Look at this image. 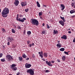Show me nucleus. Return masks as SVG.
I'll return each mask as SVG.
<instances>
[{"label": "nucleus", "mask_w": 75, "mask_h": 75, "mask_svg": "<svg viewBox=\"0 0 75 75\" xmlns=\"http://www.w3.org/2000/svg\"><path fill=\"white\" fill-rule=\"evenodd\" d=\"M9 13V9L7 8H5L3 10V11L1 12V14L3 17H7V14Z\"/></svg>", "instance_id": "1"}, {"label": "nucleus", "mask_w": 75, "mask_h": 75, "mask_svg": "<svg viewBox=\"0 0 75 75\" xmlns=\"http://www.w3.org/2000/svg\"><path fill=\"white\" fill-rule=\"evenodd\" d=\"M30 21L32 25H36V26L38 25V21L36 19H32Z\"/></svg>", "instance_id": "2"}, {"label": "nucleus", "mask_w": 75, "mask_h": 75, "mask_svg": "<svg viewBox=\"0 0 75 75\" xmlns=\"http://www.w3.org/2000/svg\"><path fill=\"white\" fill-rule=\"evenodd\" d=\"M6 59L8 62H10V61L13 60V57L10 54H8L6 56Z\"/></svg>", "instance_id": "3"}, {"label": "nucleus", "mask_w": 75, "mask_h": 75, "mask_svg": "<svg viewBox=\"0 0 75 75\" xmlns=\"http://www.w3.org/2000/svg\"><path fill=\"white\" fill-rule=\"evenodd\" d=\"M18 18V16H17L16 20L17 21H19L20 22H21V23H23V22H24V20H26V18H23L22 19H21L20 18Z\"/></svg>", "instance_id": "4"}, {"label": "nucleus", "mask_w": 75, "mask_h": 75, "mask_svg": "<svg viewBox=\"0 0 75 75\" xmlns=\"http://www.w3.org/2000/svg\"><path fill=\"white\" fill-rule=\"evenodd\" d=\"M27 72L30 74V75H34V71L32 69H28L27 70Z\"/></svg>", "instance_id": "5"}, {"label": "nucleus", "mask_w": 75, "mask_h": 75, "mask_svg": "<svg viewBox=\"0 0 75 75\" xmlns=\"http://www.w3.org/2000/svg\"><path fill=\"white\" fill-rule=\"evenodd\" d=\"M26 68H30L31 67V65L30 64H28V63H26L25 64Z\"/></svg>", "instance_id": "6"}, {"label": "nucleus", "mask_w": 75, "mask_h": 75, "mask_svg": "<svg viewBox=\"0 0 75 75\" xmlns=\"http://www.w3.org/2000/svg\"><path fill=\"white\" fill-rule=\"evenodd\" d=\"M7 41L11 42L13 41H14V39H13V38H11V37H8Z\"/></svg>", "instance_id": "7"}, {"label": "nucleus", "mask_w": 75, "mask_h": 75, "mask_svg": "<svg viewBox=\"0 0 75 75\" xmlns=\"http://www.w3.org/2000/svg\"><path fill=\"white\" fill-rule=\"evenodd\" d=\"M14 4L16 6H17L19 4V1L18 0H15Z\"/></svg>", "instance_id": "8"}, {"label": "nucleus", "mask_w": 75, "mask_h": 75, "mask_svg": "<svg viewBox=\"0 0 75 75\" xmlns=\"http://www.w3.org/2000/svg\"><path fill=\"white\" fill-rule=\"evenodd\" d=\"M38 54H39V56L41 58H43V53L42 51L41 52H39Z\"/></svg>", "instance_id": "9"}, {"label": "nucleus", "mask_w": 75, "mask_h": 75, "mask_svg": "<svg viewBox=\"0 0 75 75\" xmlns=\"http://www.w3.org/2000/svg\"><path fill=\"white\" fill-rule=\"evenodd\" d=\"M21 4L22 7L25 6L27 5V4L25 2H22L21 3Z\"/></svg>", "instance_id": "10"}, {"label": "nucleus", "mask_w": 75, "mask_h": 75, "mask_svg": "<svg viewBox=\"0 0 75 75\" xmlns=\"http://www.w3.org/2000/svg\"><path fill=\"white\" fill-rule=\"evenodd\" d=\"M46 63L47 65H49V66H52V65L51 64V61L48 62L47 61H46Z\"/></svg>", "instance_id": "11"}, {"label": "nucleus", "mask_w": 75, "mask_h": 75, "mask_svg": "<svg viewBox=\"0 0 75 75\" xmlns=\"http://www.w3.org/2000/svg\"><path fill=\"white\" fill-rule=\"evenodd\" d=\"M59 23L62 26H64V22L62 21H59Z\"/></svg>", "instance_id": "12"}, {"label": "nucleus", "mask_w": 75, "mask_h": 75, "mask_svg": "<svg viewBox=\"0 0 75 75\" xmlns=\"http://www.w3.org/2000/svg\"><path fill=\"white\" fill-rule=\"evenodd\" d=\"M61 7L62 8L61 9V10H62V11H63V10H64V9L65 8V6H64V4H61Z\"/></svg>", "instance_id": "13"}, {"label": "nucleus", "mask_w": 75, "mask_h": 75, "mask_svg": "<svg viewBox=\"0 0 75 75\" xmlns=\"http://www.w3.org/2000/svg\"><path fill=\"white\" fill-rule=\"evenodd\" d=\"M62 45L61 44L59 43L57 45V46L58 48H61Z\"/></svg>", "instance_id": "14"}, {"label": "nucleus", "mask_w": 75, "mask_h": 75, "mask_svg": "<svg viewBox=\"0 0 75 75\" xmlns=\"http://www.w3.org/2000/svg\"><path fill=\"white\" fill-rule=\"evenodd\" d=\"M11 68L13 70V71H16V70L17 69V68L16 67H12Z\"/></svg>", "instance_id": "15"}, {"label": "nucleus", "mask_w": 75, "mask_h": 75, "mask_svg": "<svg viewBox=\"0 0 75 75\" xmlns=\"http://www.w3.org/2000/svg\"><path fill=\"white\" fill-rule=\"evenodd\" d=\"M42 13H42V12H40L39 13V16L40 17V18H42V17H41V16H42Z\"/></svg>", "instance_id": "16"}, {"label": "nucleus", "mask_w": 75, "mask_h": 75, "mask_svg": "<svg viewBox=\"0 0 75 75\" xmlns=\"http://www.w3.org/2000/svg\"><path fill=\"white\" fill-rule=\"evenodd\" d=\"M62 39H63L64 40H66L67 39V36L66 35H64L62 37H61Z\"/></svg>", "instance_id": "17"}, {"label": "nucleus", "mask_w": 75, "mask_h": 75, "mask_svg": "<svg viewBox=\"0 0 75 75\" xmlns=\"http://www.w3.org/2000/svg\"><path fill=\"white\" fill-rule=\"evenodd\" d=\"M43 56L45 57H47V56H48V54H47V53H43Z\"/></svg>", "instance_id": "18"}, {"label": "nucleus", "mask_w": 75, "mask_h": 75, "mask_svg": "<svg viewBox=\"0 0 75 75\" xmlns=\"http://www.w3.org/2000/svg\"><path fill=\"white\" fill-rule=\"evenodd\" d=\"M15 67H16V64H13L11 66V68Z\"/></svg>", "instance_id": "19"}, {"label": "nucleus", "mask_w": 75, "mask_h": 75, "mask_svg": "<svg viewBox=\"0 0 75 75\" xmlns=\"http://www.w3.org/2000/svg\"><path fill=\"white\" fill-rule=\"evenodd\" d=\"M22 57H23V58H26L27 57L25 54H24L22 55Z\"/></svg>", "instance_id": "20"}, {"label": "nucleus", "mask_w": 75, "mask_h": 75, "mask_svg": "<svg viewBox=\"0 0 75 75\" xmlns=\"http://www.w3.org/2000/svg\"><path fill=\"white\" fill-rule=\"evenodd\" d=\"M31 34V31H28L27 32V34L28 35H30V34Z\"/></svg>", "instance_id": "21"}, {"label": "nucleus", "mask_w": 75, "mask_h": 75, "mask_svg": "<svg viewBox=\"0 0 75 75\" xmlns=\"http://www.w3.org/2000/svg\"><path fill=\"white\" fill-rule=\"evenodd\" d=\"M60 18L63 20L64 22H65V18H64V17H62V16H60Z\"/></svg>", "instance_id": "22"}, {"label": "nucleus", "mask_w": 75, "mask_h": 75, "mask_svg": "<svg viewBox=\"0 0 75 75\" xmlns=\"http://www.w3.org/2000/svg\"><path fill=\"white\" fill-rule=\"evenodd\" d=\"M70 13H71V14H73V13H75V11L74 10H71L70 11Z\"/></svg>", "instance_id": "23"}, {"label": "nucleus", "mask_w": 75, "mask_h": 75, "mask_svg": "<svg viewBox=\"0 0 75 75\" xmlns=\"http://www.w3.org/2000/svg\"><path fill=\"white\" fill-rule=\"evenodd\" d=\"M62 60H63V61H65V58H66V57H65V56H62Z\"/></svg>", "instance_id": "24"}, {"label": "nucleus", "mask_w": 75, "mask_h": 75, "mask_svg": "<svg viewBox=\"0 0 75 75\" xmlns=\"http://www.w3.org/2000/svg\"><path fill=\"white\" fill-rule=\"evenodd\" d=\"M5 60H6V59H5V58L2 59H1V62H5Z\"/></svg>", "instance_id": "25"}, {"label": "nucleus", "mask_w": 75, "mask_h": 75, "mask_svg": "<svg viewBox=\"0 0 75 75\" xmlns=\"http://www.w3.org/2000/svg\"><path fill=\"white\" fill-rule=\"evenodd\" d=\"M18 58H19V60L20 61H22V60H23V58H22L21 57H18Z\"/></svg>", "instance_id": "26"}, {"label": "nucleus", "mask_w": 75, "mask_h": 75, "mask_svg": "<svg viewBox=\"0 0 75 75\" xmlns=\"http://www.w3.org/2000/svg\"><path fill=\"white\" fill-rule=\"evenodd\" d=\"M57 33H58V31L55 30H54V33L55 34H56Z\"/></svg>", "instance_id": "27"}, {"label": "nucleus", "mask_w": 75, "mask_h": 75, "mask_svg": "<svg viewBox=\"0 0 75 75\" xmlns=\"http://www.w3.org/2000/svg\"><path fill=\"white\" fill-rule=\"evenodd\" d=\"M65 50V49L64 48H61L60 49V51H64Z\"/></svg>", "instance_id": "28"}, {"label": "nucleus", "mask_w": 75, "mask_h": 75, "mask_svg": "<svg viewBox=\"0 0 75 75\" xmlns=\"http://www.w3.org/2000/svg\"><path fill=\"white\" fill-rule=\"evenodd\" d=\"M17 27L18 29L19 30H21V28L20 27L19 25H18Z\"/></svg>", "instance_id": "29"}, {"label": "nucleus", "mask_w": 75, "mask_h": 75, "mask_svg": "<svg viewBox=\"0 0 75 75\" xmlns=\"http://www.w3.org/2000/svg\"><path fill=\"white\" fill-rule=\"evenodd\" d=\"M69 52H66V51L64 52V53L65 54H66V55H69V54H68Z\"/></svg>", "instance_id": "30"}, {"label": "nucleus", "mask_w": 75, "mask_h": 75, "mask_svg": "<svg viewBox=\"0 0 75 75\" xmlns=\"http://www.w3.org/2000/svg\"><path fill=\"white\" fill-rule=\"evenodd\" d=\"M2 30L3 33L6 32V30L4 29V28H3L2 29Z\"/></svg>", "instance_id": "31"}, {"label": "nucleus", "mask_w": 75, "mask_h": 75, "mask_svg": "<svg viewBox=\"0 0 75 75\" xmlns=\"http://www.w3.org/2000/svg\"><path fill=\"white\" fill-rule=\"evenodd\" d=\"M12 32L13 33H15V30H14V29H12Z\"/></svg>", "instance_id": "32"}, {"label": "nucleus", "mask_w": 75, "mask_h": 75, "mask_svg": "<svg viewBox=\"0 0 75 75\" xmlns=\"http://www.w3.org/2000/svg\"><path fill=\"white\" fill-rule=\"evenodd\" d=\"M3 55L2 53H0V58L2 57Z\"/></svg>", "instance_id": "33"}, {"label": "nucleus", "mask_w": 75, "mask_h": 75, "mask_svg": "<svg viewBox=\"0 0 75 75\" xmlns=\"http://www.w3.org/2000/svg\"><path fill=\"white\" fill-rule=\"evenodd\" d=\"M40 3H39V2H38V7H40Z\"/></svg>", "instance_id": "34"}, {"label": "nucleus", "mask_w": 75, "mask_h": 75, "mask_svg": "<svg viewBox=\"0 0 75 75\" xmlns=\"http://www.w3.org/2000/svg\"><path fill=\"white\" fill-rule=\"evenodd\" d=\"M45 33H46L45 31V30H43L42 31V34H45Z\"/></svg>", "instance_id": "35"}, {"label": "nucleus", "mask_w": 75, "mask_h": 75, "mask_svg": "<svg viewBox=\"0 0 75 75\" xmlns=\"http://www.w3.org/2000/svg\"><path fill=\"white\" fill-rule=\"evenodd\" d=\"M25 12H27L28 11V9L27 8L26 9H25Z\"/></svg>", "instance_id": "36"}, {"label": "nucleus", "mask_w": 75, "mask_h": 75, "mask_svg": "<svg viewBox=\"0 0 75 75\" xmlns=\"http://www.w3.org/2000/svg\"><path fill=\"white\" fill-rule=\"evenodd\" d=\"M71 6H72V7H74V4L73 3H71Z\"/></svg>", "instance_id": "37"}, {"label": "nucleus", "mask_w": 75, "mask_h": 75, "mask_svg": "<svg viewBox=\"0 0 75 75\" xmlns=\"http://www.w3.org/2000/svg\"><path fill=\"white\" fill-rule=\"evenodd\" d=\"M28 45L30 47H32V44H29Z\"/></svg>", "instance_id": "38"}, {"label": "nucleus", "mask_w": 75, "mask_h": 75, "mask_svg": "<svg viewBox=\"0 0 75 75\" xmlns=\"http://www.w3.org/2000/svg\"><path fill=\"white\" fill-rule=\"evenodd\" d=\"M7 44L8 45H10V42L9 41L8 42Z\"/></svg>", "instance_id": "39"}, {"label": "nucleus", "mask_w": 75, "mask_h": 75, "mask_svg": "<svg viewBox=\"0 0 75 75\" xmlns=\"http://www.w3.org/2000/svg\"><path fill=\"white\" fill-rule=\"evenodd\" d=\"M47 28H50V26H49V25H48V24H47Z\"/></svg>", "instance_id": "40"}, {"label": "nucleus", "mask_w": 75, "mask_h": 75, "mask_svg": "<svg viewBox=\"0 0 75 75\" xmlns=\"http://www.w3.org/2000/svg\"><path fill=\"white\" fill-rule=\"evenodd\" d=\"M49 72V70H45L46 72Z\"/></svg>", "instance_id": "41"}, {"label": "nucleus", "mask_w": 75, "mask_h": 75, "mask_svg": "<svg viewBox=\"0 0 75 75\" xmlns=\"http://www.w3.org/2000/svg\"><path fill=\"white\" fill-rule=\"evenodd\" d=\"M23 34L24 35V34H25V30H24L23 31Z\"/></svg>", "instance_id": "42"}, {"label": "nucleus", "mask_w": 75, "mask_h": 75, "mask_svg": "<svg viewBox=\"0 0 75 75\" xmlns=\"http://www.w3.org/2000/svg\"><path fill=\"white\" fill-rule=\"evenodd\" d=\"M73 42H75V38H74V39L73 40Z\"/></svg>", "instance_id": "43"}, {"label": "nucleus", "mask_w": 75, "mask_h": 75, "mask_svg": "<svg viewBox=\"0 0 75 75\" xmlns=\"http://www.w3.org/2000/svg\"><path fill=\"white\" fill-rule=\"evenodd\" d=\"M32 57L33 58H35V56L34 55V54H33L32 55Z\"/></svg>", "instance_id": "44"}, {"label": "nucleus", "mask_w": 75, "mask_h": 75, "mask_svg": "<svg viewBox=\"0 0 75 75\" xmlns=\"http://www.w3.org/2000/svg\"><path fill=\"white\" fill-rule=\"evenodd\" d=\"M27 42L28 43V44H29V43H30V41H28Z\"/></svg>", "instance_id": "45"}, {"label": "nucleus", "mask_w": 75, "mask_h": 75, "mask_svg": "<svg viewBox=\"0 0 75 75\" xmlns=\"http://www.w3.org/2000/svg\"><path fill=\"white\" fill-rule=\"evenodd\" d=\"M19 74H20V73L19 72H18V73L16 74L17 75H19Z\"/></svg>", "instance_id": "46"}, {"label": "nucleus", "mask_w": 75, "mask_h": 75, "mask_svg": "<svg viewBox=\"0 0 75 75\" xmlns=\"http://www.w3.org/2000/svg\"><path fill=\"white\" fill-rule=\"evenodd\" d=\"M51 63H54V61L53 60H52L51 61Z\"/></svg>", "instance_id": "47"}, {"label": "nucleus", "mask_w": 75, "mask_h": 75, "mask_svg": "<svg viewBox=\"0 0 75 75\" xmlns=\"http://www.w3.org/2000/svg\"><path fill=\"white\" fill-rule=\"evenodd\" d=\"M42 59L43 61H45V59Z\"/></svg>", "instance_id": "48"}, {"label": "nucleus", "mask_w": 75, "mask_h": 75, "mask_svg": "<svg viewBox=\"0 0 75 75\" xmlns=\"http://www.w3.org/2000/svg\"><path fill=\"white\" fill-rule=\"evenodd\" d=\"M68 33H69V34H71V31H69L68 32Z\"/></svg>", "instance_id": "49"}, {"label": "nucleus", "mask_w": 75, "mask_h": 75, "mask_svg": "<svg viewBox=\"0 0 75 75\" xmlns=\"http://www.w3.org/2000/svg\"><path fill=\"white\" fill-rule=\"evenodd\" d=\"M42 26H44V25H45V24H44V23H42Z\"/></svg>", "instance_id": "50"}, {"label": "nucleus", "mask_w": 75, "mask_h": 75, "mask_svg": "<svg viewBox=\"0 0 75 75\" xmlns=\"http://www.w3.org/2000/svg\"><path fill=\"white\" fill-rule=\"evenodd\" d=\"M75 17V16L74 15L72 16V18H74Z\"/></svg>", "instance_id": "51"}, {"label": "nucleus", "mask_w": 75, "mask_h": 75, "mask_svg": "<svg viewBox=\"0 0 75 75\" xmlns=\"http://www.w3.org/2000/svg\"><path fill=\"white\" fill-rule=\"evenodd\" d=\"M57 61L58 62H60V60L59 59H57Z\"/></svg>", "instance_id": "52"}, {"label": "nucleus", "mask_w": 75, "mask_h": 75, "mask_svg": "<svg viewBox=\"0 0 75 75\" xmlns=\"http://www.w3.org/2000/svg\"><path fill=\"white\" fill-rule=\"evenodd\" d=\"M29 59V58H27L26 59V60H28Z\"/></svg>", "instance_id": "53"}, {"label": "nucleus", "mask_w": 75, "mask_h": 75, "mask_svg": "<svg viewBox=\"0 0 75 75\" xmlns=\"http://www.w3.org/2000/svg\"><path fill=\"white\" fill-rule=\"evenodd\" d=\"M32 45H33V46H34V43H32Z\"/></svg>", "instance_id": "54"}, {"label": "nucleus", "mask_w": 75, "mask_h": 75, "mask_svg": "<svg viewBox=\"0 0 75 75\" xmlns=\"http://www.w3.org/2000/svg\"><path fill=\"white\" fill-rule=\"evenodd\" d=\"M43 6H44V7H47V5H43Z\"/></svg>", "instance_id": "55"}, {"label": "nucleus", "mask_w": 75, "mask_h": 75, "mask_svg": "<svg viewBox=\"0 0 75 75\" xmlns=\"http://www.w3.org/2000/svg\"><path fill=\"white\" fill-rule=\"evenodd\" d=\"M37 6H38V1L37 2Z\"/></svg>", "instance_id": "56"}, {"label": "nucleus", "mask_w": 75, "mask_h": 75, "mask_svg": "<svg viewBox=\"0 0 75 75\" xmlns=\"http://www.w3.org/2000/svg\"><path fill=\"white\" fill-rule=\"evenodd\" d=\"M21 16H22L21 15H19V17H21Z\"/></svg>", "instance_id": "57"}, {"label": "nucleus", "mask_w": 75, "mask_h": 75, "mask_svg": "<svg viewBox=\"0 0 75 75\" xmlns=\"http://www.w3.org/2000/svg\"><path fill=\"white\" fill-rule=\"evenodd\" d=\"M18 16H19V15H18V14H17V16H18Z\"/></svg>", "instance_id": "58"}, {"label": "nucleus", "mask_w": 75, "mask_h": 75, "mask_svg": "<svg viewBox=\"0 0 75 75\" xmlns=\"http://www.w3.org/2000/svg\"><path fill=\"white\" fill-rule=\"evenodd\" d=\"M1 9H0V13H1Z\"/></svg>", "instance_id": "59"}, {"label": "nucleus", "mask_w": 75, "mask_h": 75, "mask_svg": "<svg viewBox=\"0 0 75 75\" xmlns=\"http://www.w3.org/2000/svg\"><path fill=\"white\" fill-rule=\"evenodd\" d=\"M59 41H58V42H58V43H59Z\"/></svg>", "instance_id": "60"}, {"label": "nucleus", "mask_w": 75, "mask_h": 75, "mask_svg": "<svg viewBox=\"0 0 75 75\" xmlns=\"http://www.w3.org/2000/svg\"><path fill=\"white\" fill-rule=\"evenodd\" d=\"M15 28H16V26H15Z\"/></svg>", "instance_id": "61"}, {"label": "nucleus", "mask_w": 75, "mask_h": 75, "mask_svg": "<svg viewBox=\"0 0 75 75\" xmlns=\"http://www.w3.org/2000/svg\"><path fill=\"white\" fill-rule=\"evenodd\" d=\"M74 8H75V5L74 6Z\"/></svg>", "instance_id": "62"}, {"label": "nucleus", "mask_w": 75, "mask_h": 75, "mask_svg": "<svg viewBox=\"0 0 75 75\" xmlns=\"http://www.w3.org/2000/svg\"><path fill=\"white\" fill-rule=\"evenodd\" d=\"M69 30H70V28L69 29Z\"/></svg>", "instance_id": "63"}, {"label": "nucleus", "mask_w": 75, "mask_h": 75, "mask_svg": "<svg viewBox=\"0 0 75 75\" xmlns=\"http://www.w3.org/2000/svg\"><path fill=\"white\" fill-rule=\"evenodd\" d=\"M74 0H72V1H74Z\"/></svg>", "instance_id": "64"}]
</instances>
